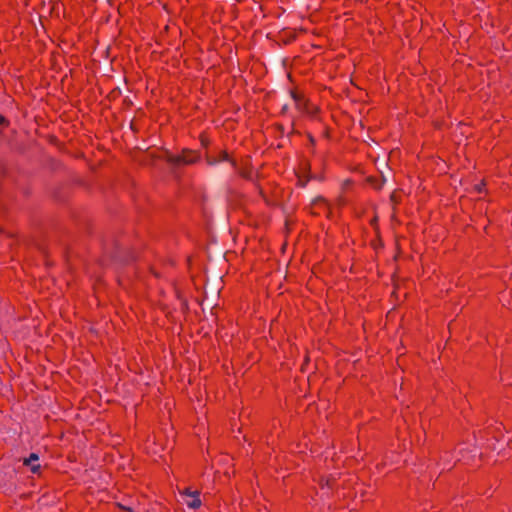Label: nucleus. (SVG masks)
I'll list each match as a JSON object with an SVG mask.
<instances>
[{"label":"nucleus","instance_id":"1","mask_svg":"<svg viewBox=\"0 0 512 512\" xmlns=\"http://www.w3.org/2000/svg\"><path fill=\"white\" fill-rule=\"evenodd\" d=\"M187 499L185 500L186 505L189 508L197 509L201 506V500L199 498V491H189L187 490L185 493Z\"/></svg>","mask_w":512,"mask_h":512},{"label":"nucleus","instance_id":"2","mask_svg":"<svg viewBox=\"0 0 512 512\" xmlns=\"http://www.w3.org/2000/svg\"><path fill=\"white\" fill-rule=\"evenodd\" d=\"M167 161L170 162L173 165H180V164H192L196 161V157L192 154L184 155L182 157H174L171 154L167 152Z\"/></svg>","mask_w":512,"mask_h":512},{"label":"nucleus","instance_id":"3","mask_svg":"<svg viewBox=\"0 0 512 512\" xmlns=\"http://www.w3.org/2000/svg\"><path fill=\"white\" fill-rule=\"evenodd\" d=\"M39 460V456L36 453H31L28 458H25L23 464L30 467V471L34 474L40 473V464L36 463Z\"/></svg>","mask_w":512,"mask_h":512},{"label":"nucleus","instance_id":"4","mask_svg":"<svg viewBox=\"0 0 512 512\" xmlns=\"http://www.w3.org/2000/svg\"><path fill=\"white\" fill-rule=\"evenodd\" d=\"M222 160H228V154L226 152H222L219 159L208 157L207 161L209 165H216Z\"/></svg>","mask_w":512,"mask_h":512},{"label":"nucleus","instance_id":"5","mask_svg":"<svg viewBox=\"0 0 512 512\" xmlns=\"http://www.w3.org/2000/svg\"><path fill=\"white\" fill-rule=\"evenodd\" d=\"M318 205L319 206H324V207L327 206L325 199L323 197H321V196H318V197H316V198H314L312 200V206L313 207L318 206Z\"/></svg>","mask_w":512,"mask_h":512},{"label":"nucleus","instance_id":"6","mask_svg":"<svg viewBox=\"0 0 512 512\" xmlns=\"http://www.w3.org/2000/svg\"><path fill=\"white\" fill-rule=\"evenodd\" d=\"M293 100L296 104V107L299 109V110H302L304 109V104L302 103L301 99L299 96H297L296 94H293Z\"/></svg>","mask_w":512,"mask_h":512},{"label":"nucleus","instance_id":"7","mask_svg":"<svg viewBox=\"0 0 512 512\" xmlns=\"http://www.w3.org/2000/svg\"><path fill=\"white\" fill-rule=\"evenodd\" d=\"M7 124H8L7 119L4 116L0 115V125H7Z\"/></svg>","mask_w":512,"mask_h":512},{"label":"nucleus","instance_id":"8","mask_svg":"<svg viewBox=\"0 0 512 512\" xmlns=\"http://www.w3.org/2000/svg\"><path fill=\"white\" fill-rule=\"evenodd\" d=\"M298 178H299V184H300L302 187H305V186H306V184H307V181H308V180H307V179L303 180V179L301 178V176H299Z\"/></svg>","mask_w":512,"mask_h":512},{"label":"nucleus","instance_id":"9","mask_svg":"<svg viewBox=\"0 0 512 512\" xmlns=\"http://www.w3.org/2000/svg\"><path fill=\"white\" fill-rule=\"evenodd\" d=\"M386 181H387V178L382 173L381 174V181H380V186L379 187H382Z\"/></svg>","mask_w":512,"mask_h":512},{"label":"nucleus","instance_id":"10","mask_svg":"<svg viewBox=\"0 0 512 512\" xmlns=\"http://www.w3.org/2000/svg\"><path fill=\"white\" fill-rule=\"evenodd\" d=\"M372 182V184L375 186V188L377 189H380L381 187L380 186V182H374L372 179L370 180Z\"/></svg>","mask_w":512,"mask_h":512},{"label":"nucleus","instance_id":"11","mask_svg":"<svg viewBox=\"0 0 512 512\" xmlns=\"http://www.w3.org/2000/svg\"><path fill=\"white\" fill-rule=\"evenodd\" d=\"M391 200H392V201H396L395 193H392V195H391Z\"/></svg>","mask_w":512,"mask_h":512},{"label":"nucleus","instance_id":"12","mask_svg":"<svg viewBox=\"0 0 512 512\" xmlns=\"http://www.w3.org/2000/svg\"><path fill=\"white\" fill-rule=\"evenodd\" d=\"M304 170L308 169V164H305V166L303 167Z\"/></svg>","mask_w":512,"mask_h":512}]
</instances>
